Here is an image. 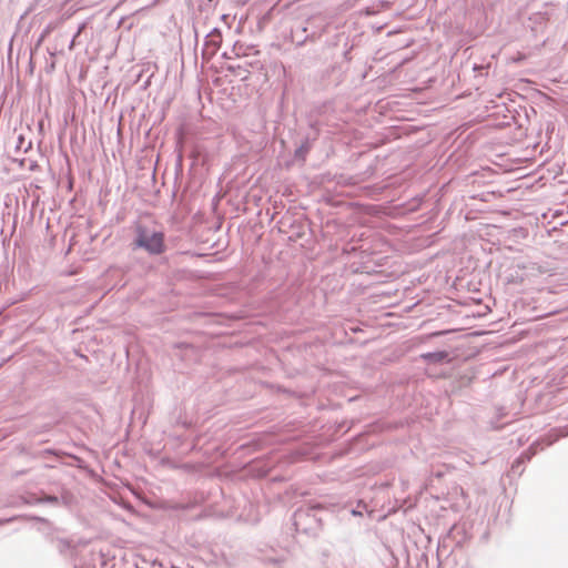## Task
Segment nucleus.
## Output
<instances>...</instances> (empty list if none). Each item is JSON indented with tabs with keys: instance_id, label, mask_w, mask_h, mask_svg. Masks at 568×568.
<instances>
[{
	"instance_id": "f257e3e1",
	"label": "nucleus",
	"mask_w": 568,
	"mask_h": 568,
	"mask_svg": "<svg viewBox=\"0 0 568 568\" xmlns=\"http://www.w3.org/2000/svg\"><path fill=\"white\" fill-rule=\"evenodd\" d=\"M132 246L134 250L142 248L152 255L162 254L165 251L164 233L138 225Z\"/></svg>"
}]
</instances>
